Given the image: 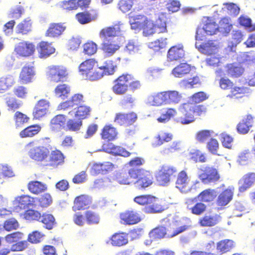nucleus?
Returning a JSON list of instances; mask_svg holds the SVG:
<instances>
[{"label": "nucleus", "instance_id": "32", "mask_svg": "<svg viewBox=\"0 0 255 255\" xmlns=\"http://www.w3.org/2000/svg\"><path fill=\"white\" fill-rule=\"evenodd\" d=\"M35 74L33 66H24L19 74V80L22 84H28L32 82Z\"/></svg>", "mask_w": 255, "mask_h": 255}, {"label": "nucleus", "instance_id": "48", "mask_svg": "<svg viewBox=\"0 0 255 255\" xmlns=\"http://www.w3.org/2000/svg\"><path fill=\"white\" fill-rule=\"evenodd\" d=\"M75 109V117L81 121L89 117L90 115L91 108L90 107L82 105L78 106Z\"/></svg>", "mask_w": 255, "mask_h": 255}, {"label": "nucleus", "instance_id": "43", "mask_svg": "<svg viewBox=\"0 0 255 255\" xmlns=\"http://www.w3.org/2000/svg\"><path fill=\"white\" fill-rule=\"evenodd\" d=\"M27 187L28 191L35 195H38L44 192L47 189L46 184L36 180L29 182Z\"/></svg>", "mask_w": 255, "mask_h": 255}, {"label": "nucleus", "instance_id": "58", "mask_svg": "<svg viewBox=\"0 0 255 255\" xmlns=\"http://www.w3.org/2000/svg\"><path fill=\"white\" fill-rule=\"evenodd\" d=\"M128 81V89H129L134 92L139 91L141 89L142 84L141 81L136 78L133 75L129 73Z\"/></svg>", "mask_w": 255, "mask_h": 255}, {"label": "nucleus", "instance_id": "21", "mask_svg": "<svg viewBox=\"0 0 255 255\" xmlns=\"http://www.w3.org/2000/svg\"><path fill=\"white\" fill-rule=\"evenodd\" d=\"M49 107V103L47 100L45 99L39 100L36 104L32 112L33 119L39 120L44 117L46 114Z\"/></svg>", "mask_w": 255, "mask_h": 255}, {"label": "nucleus", "instance_id": "33", "mask_svg": "<svg viewBox=\"0 0 255 255\" xmlns=\"http://www.w3.org/2000/svg\"><path fill=\"white\" fill-rule=\"evenodd\" d=\"M195 45L201 53L205 55H215L218 51V47L212 40H209L206 43L199 45L196 42Z\"/></svg>", "mask_w": 255, "mask_h": 255}, {"label": "nucleus", "instance_id": "55", "mask_svg": "<svg viewBox=\"0 0 255 255\" xmlns=\"http://www.w3.org/2000/svg\"><path fill=\"white\" fill-rule=\"evenodd\" d=\"M131 168L129 169L128 172H122L116 175L117 181L121 184L128 185L132 182L131 179L132 176L131 175L130 171Z\"/></svg>", "mask_w": 255, "mask_h": 255}, {"label": "nucleus", "instance_id": "56", "mask_svg": "<svg viewBox=\"0 0 255 255\" xmlns=\"http://www.w3.org/2000/svg\"><path fill=\"white\" fill-rule=\"evenodd\" d=\"M214 131L209 129H202L197 131L195 134V139L199 143H205L208 139H210Z\"/></svg>", "mask_w": 255, "mask_h": 255}, {"label": "nucleus", "instance_id": "7", "mask_svg": "<svg viewBox=\"0 0 255 255\" xmlns=\"http://www.w3.org/2000/svg\"><path fill=\"white\" fill-rule=\"evenodd\" d=\"M68 75L66 68L62 65H51L47 67L46 76L53 82H64Z\"/></svg>", "mask_w": 255, "mask_h": 255}, {"label": "nucleus", "instance_id": "46", "mask_svg": "<svg viewBox=\"0 0 255 255\" xmlns=\"http://www.w3.org/2000/svg\"><path fill=\"white\" fill-rule=\"evenodd\" d=\"M177 111L173 108H167L162 112L160 116L157 119L158 122L166 123L173 118L176 114Z\"/></svg>", "mask_w": 255, "mask_h": 255}, {"label": "nucleus", "instance_id": "37", "mask_svg": "<svg viewBox=\"0 0 255 255\" xmlns=\"http://www.w3.org/2000/svg\"><path fill=\"white\" fill-rule=\"evenodd\" d=\"M226 72L232 78H238L244 72V68L238 63L228 64L225 66Z\"/></svg>", "mask_w": 255, "mask_h": 255}, {"label": "nucleus", "instance_id": "44", "mask_svg": "<svg viewBox=\"0 0 255 255\" xmlns=\"http://www.w3.org/2000/svg\"><path fill=\"white\" fill-rule=\"evenodd\" d=\"M191 70V67L189 64L181 63L172 70V73L175 77L181 78L189 74Z\"/></svg>", "mask_w": 255, "mask_h": 255}, {"label": "nucleus", "instance_id": "17", "mask_svg": "<svg viewBox=\"0 0 255 255\" xmlns=\"http://www.w3.org/2000/svg\"><path fill=\"white\" fill-rule=\"evenodd\" d=\"M234 194V188L229 187L222 191L218 195L216 204L218 207L223 208L227 205L233 199Z\"/></svg>", "mask_w": 255, "mask_h": 255}, {"label": "nucleus", "instance_id": "30", "mask_svg": "<svg viewBox=\"0 0 255 255\" xmlns=\"http://www.w3.org/2000/svg\"><path fill=\"white\" fill-rule=\"evenodd\" d=\"M254 119L252 115H247L246 118L238 124L236 128L238 132L241 134L248 133L253 126Z\"/></svg>", "mask_w": 255, "mask_h": 255}, {"label": "nucleus", "instance_id": "6", "mask_svg": "<svg viewBox=\"0 0 255 255\" xmlns=\"http://www.w3.org/2000/svg\"><path fill=\"white\" fill-rule=\"evenodd\" d=\"M189 228V226L183 225L176 229H174L172 231H168L167 233L165 227L160 226L152 230L150 232V235L155 239L163 238L166 237V235H167V237L172 238L187 230Z\"/></svg>", "mask_w": 255, "mask_h": 255}, {"label": "nucleus", "instance_id": "25", "mask_svg": "<svg viewBox=\"0 0 255 255\" xmlns=\"http://www.w3.org/2000/svg\"><path fill=\"white\" fill-rule=\"evenodd\" d=\"M255 183V172H248L243 176L239 181V191L244 192Z\"/></svg>", "mask_w": 255, "mask_h": 255}, {"label": "nucleus", "instance_id": "42", "mask_svg": "<svg viewBox=\"0 0 255 255\" xmlns=\"http://www.w3.org/2000/svg\"><path fill=\"white\" fill-rule=\"evenodd\" d=\"M41 130V127L39 125H32L21 130L19 135L21 138H31L37 135Z\"/></svg>", "mask_w": 255, "mask_h": 255}, {"label": "nucleus", "instance_id": "38", "mask_svg": "<svg viewBox=\"0 0 255 255\" xmlns=\"http://www.w3.org/2000/svg\"><path fill=\"white\" fill-rule=\"evenodd\" d=\"M66 123V118L65 115H57L50 120V128L52 131H58L65 128Z\"/></svg>", "mask_w": 255, "mask_h": 255}, {"label": "nucleus", "instance_id": "8", "mask_svg": "<svg viewBox=\"0 0 255 255\" xmlns=\"http://www.w3.org/2000/svg\"><path fill=\"white\" fill-rule=\"evenodd\" d=\"M177 172L176 167L168 164H163L158 171L156 176V180L161 185L167 184L172 177L175 176Z\"/></svg>", "mask_w": 255, "mask_h": 255}, {"label": "nucleus", "instance_id": "24", "mask_svg": "<svg viewBox=\"0 0 255 255\" xmlns=\"http://www.w3.org/2000/svg\"><path fill=\"white\" fill-rule=\"evenodd\" d=\"M117 68V65L114 60L108 59L105 61L103 65L98 67V73H100L99 79L105 75H112L114 74Z\"/></svg>", "mask_w": 255, "mask_h": 255}, {"label": "nucleus", "instance_id": "40", "mask_svg": "<svg viewBox=\"0 0 255 255\" xmlns=\"http://www.w3.org/2000/svg\"><path fill=\"white\" fill-rule=\"evenodd\" d=\"M100 135L103 139L112 141L117 138L118 131L112 125H106L102 129Z\"/></svg>", "mask_w": 255, "mask_h": 255}, {"label": "nucleus", "instance_id": "16", "mask_svg": "<svg viewBox=\"0 0 255 255\" xmlns=\"http://www.w3.org/2000/svg\"><path fill=\"white\" fill-rule=\"evenodd\" d=\"M84 102V96L82 94H74L70 99L61 103L58 108L60 110H67L75 106L82 105Z\"/></svg>", "mask_w": 255, "mask_h": 255}, {"label": "nucleus", "instance_id": "14", "mask_svg": "<svg viewBox=\"0 0 255 255\" xmlns=\"http://www.w3.org/2000/svg\"><path fill=\"white\" fill-rule=\"evenodd\" d=\"M218 24L212 19L208 18L206 23L202 28H198L196 33V40H202L204 36L202 34L203 31L209 35H212L216 33L218 30Z\"/></svg>", "mask_w": 255, "mask_h": 255}, {"label": "nucleus", "instance_id": "50", "mask_svg": "<svg viewBox=\"0 0 255 255\" xmlns=\"http://www.w3.org/2000/svg\"><path fill=\"white\" fill-rule=\"evenodd\" d=\"M166 103L169 104H178L182 100V95L179 92L175 90L165 91Z\"/></svg>", "mask_w": 255, "mask_h": 255}, {"label": "nucleus", "instance_id": "10", "mask_svg": "<svg viewBox=\"0 0 255 255\" xmlns=\"http://www.w3.org/2000/svg\"><path fill=\"white\" fill-rule=\"evenodd\" d=\"M129 73H126L119 76L113 81L112 91L117 95H125L128 90Z\"/></svg>", "mask_w": 255, "mask_h": 255}, {"label": "nucleus", "instance_id": "23", "mask_svg": "<svg viewBox=\"0 0 255 255\" xmlns=\"http://www.w3.org/2000/svg\"><path fill=\"white\" fill-rule=\"evenodd\" d=\"M222 220L220 214L205 215L199 219L198 223L203 227H212L218 224Z\"/></svg>", "mask_w": 255, "mask_h": 255}, {"label": "nucleus", "instance_id": "4", "mask_svg": "<svg viewBox=\"0 0 255 255\" xmlns=\"http://www.w3.org/2000/svg\"><path fill=\"white\" fill-rule=\"evenodd\" d=\"M26 146L28 148V155L33 160L45 163L49 157L50 149L44 146L37 144L34 141L29 142Z\"/></svg>", "mask_w": 255, "mask_h": 255}, {"label": "nucleus", "instance_id": "53", "mask_svg": "<svg viewBox=\"0 0 255 255\" xmlns=\"http://www.w3.org/2000/svg\"><path fill=\"white\" fill-rule=\"evenodd\" d=\"M32 22L28 18L23 20L16 26V31L17 33L23 35L27 34L31 30Z\"/></svg>", "mask_w": 255, "mask_h": 255}, {"label": "nucleus", "instance_id": "18", "mask_svg": "<svg viewBox=\"0 0 255 255\" xmlns=\"http://www.w3.org/2000/svg\"><path fill=\"white\" fill-rule=\"evenodd\" d=\"M121 222L125 225H134L141 221L139 214L133 210H127L120 214Z\"/></svg>", "mask_w": 255, "mask_h": 255}, {"label": "nucleus", "instance_id": "31", "mask_svg": "<svg viewBox=\"0 0 255 255\" xmlns=\"http://www.w3.org/2000/svg\"><path fill=\"white\" fill-rule=\"evenodd\" d=\"M148 205L145 207V210L148 213H161L165 209V206L157 198L152 196Z\"/></svg>", "mask_w": 255, "mask_h": 255}, {"label": "nucleus", "instance_id": "54", "mask_svg": "<svg viewBox=\"0 0 255 255\" xmlns=\"http://www.w3.org/2000/svg\"><path fill=\"white\" fill-rule=\"evenodd\" d=\"M239 24L250 32L255 30V23L252 24V19L247 16L242 15L238 19Z\"/></svg>", "mask_w": 255, "mask_h": 255}, {"label": "nucleus", "instance_id": "29", "mask_svg": "<svg viewBox=\"0 0 255 255\" xmlns=\"http://www.w3.org/2000/svg\"><path fill=\"white\" fill-rule=\"evenodd\" d=\"M92 202L91 198L85 194L77 196L74 200V210H82L87 209Z\"/></svg>", "mask_w": 255, "mask_h": 255}, {"label": "nucleus", "instance_id": "5", "mask_svg": "<svg viewBox=\"0 0 255 255\" xmlns=\"http://www.w3.org/2000/svg\"><path fill=\"white\" fill-rule=\"evenodd\" d=\"M133 21L131 23L132 29L142 30L145 36L155 33L154 23L143 15L133 16Z\"/></svg>", "mask_w": 255, "mask_h": 255}, {"label": "nucleus", "instance_id": "60", "mask_svg": "<svg viewBox=\"0 0 255 255\" xmlns=\"http://www.w3.org/2000/svg\"><path fill=\"white\" fill-rule=\"evenodd\" d=\"M83 53L85 55L92 56L97 52L98 46L96 43L92 41H89L84 44Z\"/></svg>", "mask_w": 255, "mask_h": 255}, {"label": "nucleus", "instance_id": "41", "mask_svg": "<svg viewBox=\"0 0 255 255\" xmlns=\"http://www.w3.org/2000/svg\"><path fill=\"white\" fill-rule=\"evenodd\" d=\"M236 243L232 240L224 239L217 243V250L221 254H224L231 252L236 247Z\"/></svg>", "mask_w": 255, "mask_h": 255}, {"label": "nucleus", "instance_id": "34", "mask_svg": "<svg viewBox=\"0 0 255 255\" xmlns=\"http://www.w3.org/2000/svg\"><path fill=\"white\" fill-rule=\"evenodd\" d=\"M147 100L150 105L153 106L159 107L166 105L165 91L154 93L148 97Z\"/></svg>", "mask_w": 255, "mask_h": 255}, {"label": "nucleus", "instance_id": "51", "mask_svg": "<svg viewBox=\"0 0 255 255\" xmlns=\"http://www.w3.org/2000/svg\"><path fill=\"white\" fill-rule=\"evenodd\" d=\"M23 216V218L28 221H40L41 218V213L36 210L29 209L24 212L21 215Z\"/></svg>", "mask_w": 255, "mask_h": 255}, {"label": "nucleus", "instance_id": "9", "mask_svg": "<svg viewBox=\"0 0 255 255\" xmlns=\"http://www.w3.org/2000/svg\"><path fill=\"white\" fill-rule=\"evenodd\" d=\"M199 171L198 178L205 184L216 182L220 178L218 171L213 167L206 166L200 168Z\"/></svg>", "mask_w": 255, "mask_h": 255}, {"label": "nucleus", "instance_id": "52", "mask_svg": "<svg viewBox=\"0 0 255 255\" xmlns=\"http://www.w3.org/2000/svg\"><path fill=\"white\" fill-rule=\"evenodd\" d=\"M39 222H41L44 225V227L45 229L49 230L52 229L56 224L55 219L54 216L50 214L46 213L41 215V218Z\"/></svg>", "mask_w": 255, "mask_h": 255}, {"label": "nucleus", "instance_id": "36", "mask_svg": "<svg viewBox=\"0 0 255 255\" xmlns=\"http://www.w3.org/2000/svg\"><path fill=\"white\" fill-rule=\"evenodd\" d=\"M190 179L185 170L180 171L177 176L175 187L181 192H185L188 187Z\"/></svg>", "mask_w": 255, "mask_h": 255}, {"label": "nucleus", "instance_id": "13", "mask_svg": "<svg viewBox=\"0 0 255 255\" xmlns=\"http://www.w3.org/2000/svg\"><path fill=\"white\" fill-rule=\"evenodd\" d=\"M34 202V198L29 195H22L18 196L13 201V211L18 213L30 206H32Z\"/></svg>", "mask_w": 255, "mask_h": 255}, {"label": "nucleus", "instance_id": "28", "mask_svg": "<svg viewBox=\"0 0 255 255\" xmlns=\"http://www.w3.org/2000/svg\"><path fill=\"white\" fill-rule=\"evenodd\" d=\"M39 57L41 58H47L55 52V48L51 43L42 41L36 47Z\"/></svg>", "mask_w": 255, "mask_h": 255}, {"label": "nucleus", "instance_id": "57", "mask_svg": "<svg viewBox=\"0 0 255 255\" xmlns=\"http://www.w3.org/2000/svg\"><path fill=\"white\" fill-rule=\"evenodd\" d=\"M14 83V80L13 76L7 75L0 78V92L7 90L11 87Z\"/></svg>", "mask_w": 255, "mask_h": 255}, {"label": "nucleus", "instance_id": "45", "mask_svg": "<svg viewBox=\"0 0 255 255\" xmlns=\"http://www.w3.org/2000/svg\"><path fill=\"white\" fill-rule=\"evenodd\" d=\"M71 88L69 85L66 84H58L54 89L56 96L63 100L67 99L70 93Z\"/></svg>", "mask_w": 255, "mask_h": 255}, {"label": "nucleus", "instance_id": "12", "mask_svg": "<svg viewBox=\"0 0 255 255\" xmlns=\"http://www.w3.org/2000/svg\"><path fill=\"white\" fill-rule=\"evenodd\" d=\"M65 22H52L49 25L45 35L51 38H59L65 32L67 29Z\"/></svg>", "mask_w": 255, "mask_h": 255}, {"label": "nucleus", "instance_id": "63", "mask_svg": "<svg viewBox=\"0 0 255 255\" xmlns=\"http://www.w3.org/2000/svg\"><path fill=\"white\" fill-rule=\"evenodd\" d=\"M85 216L87 223L89 225L98 224L100 222V217L95 212L87 211L85 212Z\"/></svg>", "mask_w": 255, "mask_h": 255}, {"label": "nucleus", "instance_id": "47", "mask_svg": "<svg viewBox=\"0 0 255 255\" xmlns=\"http://www.w3.org/2000/svg\"><path fill=\"white\" fill-rule=\"evenodd\" d=\"M216 197V191L214 189H207L202 191L197 196L203 203L213 202Z\"/></svg>", "mask_w": 255, "mask_h": 255}, {"label": "nucleus", "instance_id": "19", "mask_svg": "<svg viewBox=\"0 0 255 255\" xmlns=\"http://www.w3.org/2000/svg\"><path fill=\"white\" fill-rule=\"evenodd\" d=\"M64 156L62 152L55 149L49 152V157L44 164L46 166L57 167L63 164L64 162Z\"/></svg>", "mask_w": 255, "mask_h": 255}, {"label": "nucleus", "instance_id": "20", "mask_svg": "<svg viewBox=\"0 0 255 255\" xmlns=\"http://www.w3.org/2000/svg\"><path fill=\"white\" fill-rule=\"evenodd\" d=\"M185 51L182 44L171 46L168 50L167 58L170 61L179 60L184 57Z\"/></svg>", "mask_w": 255, "mask_h": 255}, {"label": "nucleus", "instance_id": "49", "mask_svg": "<svg viewBox=\"0 0 255 255\" xmlns=\"http://www.w3.org/2000/svg\"><path fill=\"white\" fill-rule=\"evenodd\" d=\"M13 118L16 128L22 127L30 121V118L27 115L19 111L14 113Z\"/></svg>", "mask_w": 255, "mask_h": 255}, {"label": "nucleus", "instance_id": "3", "mask_svg": "<svg viewBox=\"0 0 255 255\" xmlns=\"http://www.w3.org/2000/svg\"><path fill=\"white\" fill-rule=\"evenodd\" d=\"M130 173L132 179H136L135 184L138 189H145L153 183V176L149 170L143 168H131Z\"/></svg>", "mask_w": 255, "mask_h": 255}, {"label": "nucleus", "instance_id": "61", "mask_svg": "<svg viewBox=\"0 0 255 255\" xmlns=\"http://www.w3.org/2000/svg\"><path fill=\"white\" fill-rule=\"evenodd\" d=\"M82 121L79 119H69L66 123L67 130L71 131H77L81 128Z\"/></svg>", "mask_w": 255, "mask_h": 255}, {"label": "nucleus", "instance_id": "26", "mask_svg": "<svg viewBox=\"0 0 255 255\" xmlns=\"http://www.w3.org/2000/svg\"><path fill=\"white\" fill-rule=\"evenodd\" d=\"M114 164L109 161L103 163H95L93 164L91 172L93 175L106 174L111 171L114 168Z\"/></svg>", "mask_w": 255, "mask_h": 255}, {"label": "nucleus", "instance_id": "59", "mask_svg": "<svg viewBox=\"0 0 255 255\" xmlns=\"http://www.w3.org/2000/svg\"><path fill=\"white\" fill-rule=\"evenodd\" d=\"M155 142L158 145H161L165 142L170 141L173 138V134L164 131H160L155 136Z\"/></svg>", "mask_w": 255, "mask_h": 255}, {"label": "nucleus", "instance_id": "2", "mask_svg": "<svg viewBox=\"0 0 255 255\" xmlns=\"http://www.w3.org/2000/svg\"><path fill=\"white\" fill-rule=\"evenodd\" d=\"M97 64L98 61L94 58L86 59L79 65L78 72L86 80H98L101 74L98 73Z\"/></svg>", "mask_w": 255, "mask_h": 255}, {"label": "nucleus", "instance_id": "64", "mask_svg": "<svg viewBox=\"0 0 255 255\" xmlns=\"http://www.w3.org/2000/svg\"><path fill=\"white\" fill-rule=\"evenodd\" d=\"M251 159V153L249 150L241 152L238 156L237 161L239 164L245 165L248 164Z\"/></svg>", "mask_w": 255, "mask_h": 255}, {"label": "nucleus", "instance_id": "15", "mask_svg": "<svg viewBox=\"0 0 255 255\" xmlns=\"http://www.w3.org/2000/svg\"><path fill=\"white\" fill-rule=\"evenodd\" d=\"M123 31L122 25L118 23L102 28L99 32V36L103 40H107L109 37L121 35Z\"/></svg>", "mask_w": 255, "mask_h": 255}, {"label": "nucleus", "instance_id": "27", "mask_svg": "<svg viewBox=\"0 0 255 255\" xmlns=\"http://www.w3.org/2000/svg\"><path fill=\"white\" fill-rule=\"evenodd\" d=\"M103 150L109 153L114 155H119L125 157H128L131 153L125 148L120 146H116L111 143L104 144L103 146Z\"/></svg>", "mask_w": 255, "mask_h": 255}, {"label": "nucleus", "instance_id": "22", "mask_svg": "<svg viewBox=\"0 0 255 255\" xmlns=\"http://www.w3.org/2000/svg\"><path fill=\"white\" fill-rule=\"evenodd\" d=\"M196 198L188 199L186 201L187 207L191 212L195 215L203 214L207 209L206 205L202 202H196Z\"/></svg>", "mask_w": 255, "mask_h": 255}, {"label": "nucleus", "instance_id": "11", "mask_svg": "<svg viewBox=\"0 0 255 255\" xmlns=\"http://www.w3.org/2000/svg\"><path fill=\"white\" fill-rule=\"evenodd\" d=\"M14 51L19 57H27L32 55L35 51L34 44L29 41H22L16 44Z\"/></svg>", "mask_w": 255, "mask_h": 255}, {"label": "nucleus", "instance_id": "39", "mask_svg": "<svg viewBox=\"0 0 255 255\" xmlns=\"http://www.w3.org/2000/svg\"><path fill=\"white\" fill-rule=\"evenodd\" d=\"M120 48L119 44L110 40H103L101 44V49L108 56L113 55Z\"/></svg>", "mask_w": 255, "mask_h": 255}, {"label": "nucleus", "instance_id": "1", "mask_svg": "<svg viewBox=\"0 0 255 255\" xmlns=\"http://www.w3.org/2000/svg\"><path fill=\"white\" fill-rule=\"evenodd\" d=\"M209 97V95L204 91L196 92L190 96L189 101L181 104L179 108L182 115L177 118V122L182 125H188L195 121V116L202 117L207 113V106L199 104Z\"/></svg>", "mask_w": 255, "mask_h": 255}, {"label": "nucleus", "instance_id": "35", "mask_svg": "<svg viewBox=\"0 0 255 255\" xmlns=\"http://www.w3.org/2000/svg\"><path fill=\"white\" fill-rule=\"evenodd\" d=\"M113 246L120 247L127 245L128 243V234L119 232L114 234L110 238Z\"/></svg>", "mask_w": 255, "mask_h": 255}, {"label": "nucleus", "instance_id": "62", "mask_svg": "<svg viewBox=\"0 0 255 255\" xmlns=\"http://www.w3.org/2000/svg\"><path fill=\"white\" fill-rule=\"evenodd\" d=\"M78 5L75 0H63L59 3V7L67 11L77 9Z\"/></svg>", "mask_w": 255, "mask_h": 255}]
</instances>
